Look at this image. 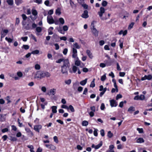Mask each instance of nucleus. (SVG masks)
I'll return each mask as SVG.
<instances>
[{
    "label": "nucleus",
    "mask_w": 152,
    "mask_h": 152,
    "mask_svg": "<svg viewBox=\"0 0 152 152\" xmlns=\"http://www.w3.org/2000/svg\"><path fill=\"white\" fill-rule=\"evenodd\" d=\"M110 105L111 107H116L117 105V102L114 100H110Z\"/></svg>",
    "instance_id": "f8f14e48"
},
{
    "label": "nucleus",
    "mask_w": 152,
    "mask_h": 152,
    "mask_svg": "<svg viewBox=\"0 0 152 152\" xmlns=\"http://www.w3.org/2000/svg\"><path fill=\"white\" fill-rule=\"evenodd\" d=\"M140 100H142L144 99L145 98V96L144 95L141 94L139 96Z\"/></svg>",
    "instance_id": "09e8293b"
},
{
    "label": "nucleus",
    "mask_w": 152,
    "mask_h": 152,
    "mask_svg": "<svg viewBox=\"0 0 152 152\" xmlns=\"http://www.w3.org/2000/svg\"><path fill=\"white\" fill-rule=\"evenodd\" d=\"M91 110V111L95 112L96 110V108L94 106L91 107H90Z\"/></svg>",
    "instance_id": "774afa93"
},
{
    "label": "nucleus",
    "mask_w": 152,
    "mask_h": 152,
    "mask_svg": "<svg viewBox=\"0 0 152 152\" xmlns=\"http://www.w3.org/2000/svg\"><path fill=\"white\" fill-rule=\"evenodd\" d=\"M79 85V84L77 83H75L73 84V88L74 89H75Z\"/></svg>",
    "instance_id": "c9c22d12"
},
{
    "label": "nucleus",
    "mask_w": 152,
    "mask_h": 152,
    "mask_svg": "<svg viewBox=\"0 0 152 152\" xmlns=\"http://www.w3.org/2000/svg\"><path fill=\"white\" fill-rule=\"evenodd\" d=\"M56 90L55 88H53L51 89L50 90V94L54 96L55 95L56 93Z\"/></svg>",
    "instance_id": "6ab92c4d"
},
{
    "label": "nucleus",
    "mask_w": 152,
    "mask_h": 152,
    "mask_svg": "<svg viewBox=\"0 0 152 152\" xmlns=\"http://www.w3.org/2000/svg\"><path fill=\"white\" fill-rule=\"evenodd\" d=\"M87 79L86 78L84 80H83L80 82V84L82 86H84L86 83L87 82Z\"/></svg>",
    "instance_id": "5701e85b"
},
{
    "label": "nucleus",
    "mask_w": 152,
    "mask_h": 152,
    "mask_svg": "<svg viewBox=\"0 0 152 152\" xmlns=\"http://www.w3.org/2000/svg\"><path fill=\"white\" fill-rule=\"evenodd\" d=\"M15 3L18 5L21 4L22 3V0H15Z\"/></svg>",
    "instance_id": "a18cd8bd"
},
{
    "label": "nucleus",
    "mask_w": 152,
    "mask_h": 152,
    "mask_svg": "<svg viewBox=\"0 0 152 152\" xmlns=\"http://www.w3.org/2000/svg\"><path fill=\"white\" fill-rule=\"evenodd\" d=\"M39 53V51L38 50H36L34 51H33L31 52V54L34 55L38 54Z\"/></svg>",
    "instance_id": "7c9ffc66"
},
{
    "label": "nucleus",
    "mask_w": 152,
    "mask_h": 152,
    "mask_svg": "<svg viewBox=\"0 0 152 152\" xmlns=\"http://www.w3.org/2000/svg\"><path fill=\"white\" fill-rule=\"evenodd\" d=\"M65 83L66 84L68 85H69L71 83V79H69L67 80H65Z\"/></svg>",
    "instance_id": "79ce46f5"
},
{
    "label": "nucleus",
    "mask_w": 152,
    "mask_h": 152,
    "mask_svg": "<svg viewBox=\"0 0 152 152\" xmlns=\"http://www.w3.org/2000/svg\"><path fill=\"white\" fill-rule=\"evenodd\" d=\"M8 30L7 29H4L1 32V38L4 37L8 32Z\"/></svg>",
    "instance_id": "9b49d317"
},
{
    "label": "nucleus",
    "mask_w": 152,
    "mask_h": 152,
    "mask_svg": "<svg viewBox=\"0 0 152 152\" xmlns=\"http://www.w3.org/2000/svg\"><path fill=\"white\" fill-rule=\"evenodd\" d=\"M102 145V142H101L99 144L96 145L95 147V148L96 149H98Z\"/></svg>",
    "instance_id": "f704fd0d"
},
{
    "label": "nucleus",
    "mask_w": 152,
    "mask_h": 152,
    "mask_svg": "<svg viewBox=\"0 0 152 152\" xmlns=\"http://www.w3.org/2000/svg\"><path fill=\"white\" fill-rule=\"evenodd\" d=\"M40 71L37 72V74L35 75L34 77L35 78H39L40 79H41L42 77H41V76L40 75Z\"/></svg>",
    "instance_id": "dca6fc26"
},
{
    "label": "nucleus",
    "mask_w": 152,
    "mask_h": 152,
    "mask_svg": "<svg viewBox=\"0 0 152 152\" xmlns=\"http://www.w3.org/2000/svg\"><path fill=\"white\" fill-rule=\"evenodd\" d=\"M81 17L84 18H87L89 17L88 11L85 10L84 11L83 13L81 16Z\"/></svg>",
    "instance_id": "9d476101"
},
{
    "label": "nucleus",
    "mask_w": 152,
    "mask_h": 152,
    "mask_svg": "<svg viewBox=\"0 0 152 152\" xmlns=\"http://www.w3.org/2000/svg\"><path fill=\"white\" fill-rule=\"evenodd\" d=\"M66 60H69L68 59H64V58H60L56 61V62L57 63H60L62 62H64Z\"/></svg>",
    "instance_id": "f3484780"
},
{
    "label": "nucleus",
    "mask_w": 152,
    "mask_h": 152,
    "mask_svg": "<svg viewBox=\"0 0 152 152\" xmlns=\"http://www.w3.org/2000/svg\"><path fill=\"white\" fill-rule=\"evenodd\" d=\"M72 57L73 58L78 59L77 57V51L75 48H72Z\"/></svg>",
    "instance_id": "423d86ee"
},
{
    "label": "nucleus",
    "mask_w": 152,
    "mask_h": 152,
    "mask_svg": "<svg viewBox=\"0 0 152 152\" xmlns=\"http://www.w3.org/2000/svg\"><path fill=\"white\" fill-rule=\"evenodd\" d=\"M114 147L113 145H110L109 148L107 151H109V152H115L113 150Z\"/></svg>",
    "instance_id": "2eb2a0df"
},
{
    "label": "nucleus",
    "mask_w": 152,
    "mask_h": 152,
    "mask_svg": "<svg viewBox=\"0 0 152 152\" xmlns=\"http://www.w3.org/2000/svg\"><path fill=\"white\" fill-rule=\"evenodd\" d=\"M86 53L88 57L91 59H92L93 56L92 55V53L90 51L88 50H87L86 51Z\"/></svg>",
    "instance_id": "4468645a"
},
{
    "label": "nucleus",
    "mask_w": 152,
    "mask_h": 152,
    "mask_svg": "<svg viewBox=\"0 0 152 152\" xmlns=\"http://www.w3.org/2000/svg\"><path fill=\"white\" fill-rule=\"evenodd\" d=\"M59 22L61 24L63 25L64 23V20L63 18H59Z\"/></svg>",
    "instance_id": "72a5a7b5"
},
{
    "label": "nucleus",
    "mask_w": 152,
    "mask_h": 152,
    "mask_svg": "<svg viewBox=\"0 0 152 152\" xmlns=\"http://www.w3.org/2000/svg\"><path fill=\"white\" fill-rule=\"evenodd\" d=\"M80 62L81 61L78 59V58L77 59V60L75 61V64L77 66H79L80 64Z\"/></svg>",
    "instance_id": "c85d7f7f"
},
{
    "label": "nucleus",
    "mask_w": 152,
    "mask_h": 152,
    "mask_svg": "<svg viewBox=\"0 0 152 152\" xmlns=\"http://www.w3.org/2000/svg\"><path fill=\"white\" fill-rule=\"evenodd\" d=\"M7 2L9 5H12L13 4V0H7Z\"/></svg>",
    "instance_id": "a878e982"
},
{
    "label": "nucleus",
    "mask_w": 152,
    "mask_h": 152,
    "mask_svg": "<svg viewBox=\"0 0 152 152\" xmlns=\"http://www.w3.org/2000/svg\"><path fill=\"white\" fill-rule=\"evenodd\" d=\"M24 28L27 30H29L31 29V27L29 24H28L24 26Z\"/></svg>",
    "instance_id": "393cba45"
},
{
    "label": "nucleus",
    "mask_w": 152,
    "mask_h": 152,
    "mask_svg": "<svg viewBox=\"0 0 152 152\" xmlns=\"http://www.w3.org/2000/svg\"><path fill=\"white\" fill-rule=\"evenodd\" d=\"M95 79L94 78L92 81L91 82V84L90 85V87L92 88H94L95 86Z\"/></svg>",
    "instance_id": "b1692460"
},
{
    "label": "nucleus",
    "mask_w": 152,
    "mask_h": 152,
    "mask_svg": "<svg viewBox=\"0 0 152 152\" xmlns=\"http://www.w3.org/2000/svg\"><path fill=\"white\" fill-rule=\"evenodd\" d=\"M34 68L36 70H39L40 69V66L39 64H36L35 65Z\"/></svg>",
    "instance_id": "ea45409f"
},
{
    "label": "nucleus",
    "mask_w": 152,
    "mask_h": 152,
    "mask_svg": "<svg viewBox=\"0 0 152 152\" xmlns=\"http://www.w3.org/2000/svg\"><path fill=\"white\" fill-rule=\"evenodd\" d=\"M29 46L28 45H23L22 48H24L26 50H28L29 48Z\"/></svg>",
    "instance_id": "603ef678"
},
{
    "label": "nucleus",
    "mask_w": 152,
    "mask_h": 152,
    "mask_svg": "<svg viewBox=\"0 0 152 152\" xmlns=\"http://www.w3.org/2000/svg\"><path fill=\"white\" fill-rule=\"evenodd\" d=\"M152 78V75H145L144 77H142L141 80H150Z\"/></svg>",
    "instance_id": "0eeeda50"
},
{
    "label": "nucleus",
    "mask_w": 152,
    "mask_h": 152,
    "mask_svg": "<svg viewBox=\"0 0 152 152\" xmlns=\"http://www.w3.org/2000/svg\"><path fill=\"white\" fill-rule=\"evenodd\" d=\"M70 67V64L69 60L65 61L61 66V72L63 74L68 75V70Z\"/></svg>",
    "instance_id": "f257e3e1"
},
{
    "label": "nucleus",
    "mask_w": 152,
    "mask_h": 152,
    "mask_svg": "<svg viewBox=\"0 0 152 152\" xmlns=\"http://www.w3.org/2000/svg\"><path fill=\"white\" fill-rule=\"evenodd\" d=\"M45 146L48 148L52 150H55L56 148L54 145L52 144H45Z\"/></svg>",
    "instance_id": "1a4fd4ad"
},
{
    "label": "nucleus",
    "mask_w": 152,
    "mask_h": 152,
    "mask_svg": "<svg viewBox=\"0 0 152 152\" xmlns=\"http://www.w3.org/2000/svg\"><path fill=\"white\" fill-rule=\"evenodd\" d=\"M88 124V122L86 121H84L82 122V125L83 126H86Z\"/></svg>",
    "instance_id": "c756f323"
},
{
    "label": "nucleus",
    "mask_w": 152,
    "mask_h": 152,
    "mask_svg": "<svg viewBox=\"0 0 152 152\" xmlns=\"http://www.w3.org/2000/svg\"><path fill=\"white\" fill-rule=\"evenodd\" d=\"M48 22L49 24H52L54 23V20L52 16H48L47 18Z\"/></svg>",
    "instance_id": "39448f33"
},
{
    "label": "nucleus",
    "mask_w": 152,
    "mask_h": 152,
    "mask_svg": "<svg viewBox=\"0 0 152 152\" xmlns=\"http://www.w3.org/2000/svg\"><path fill=\"white\" fill-rule=\"evenodd\" d=\"M100 134L102 137H104V132L103 129H101L100 130Z\"/></svg>",
    "instance_id": "680f3d73"
},
{
    "label": "nucleus",
    "mask_w": 152,
    "mask_h": 152,
    "mask_svg": "<svg viewBox=\"0 0 152 152\" xmlns=\"http://www.w3.org/2000/svg\"><path fill=\"white\" fill-rule=\"evenodd\" d=\"M107 136L108 137L111 138L113 136V134L110 131H109L108 132Z\"/></svg>",
    "instance_id": "bb28decb"
},
{
    "label": "nucleus",
    "mask_w": 152,
    "mask_h": 152,
    "mask_svg": "<svg viewBox=\"0 0 152 152\" xmlns=\"http://www.w3.org/2000/svg\"><path fill=\"white\" fill-rule=\"evenodd\" d=\"M6 40L8 41V42L11 43L13 41V39L10 38H8L6 37L5 38Z\"/></svg>",
    "instance_id": "49530a36"
},
{
    "label": "nucleus",
    "mask_w": 152,
    "mask_h": 152,
    "mask_svg": "<svg viewBox=\"0 0 152 152\" xmlns=\"http://www.w3.org/2000/svg\"><path fill=\"white\" fill-rule=\"evenodd\" d=\"M134 110L135 108L134 107L132 106L130 107L128 110V111L130 113H132V112Z\"/></svg>",
    "instance_id": "4be33fe9"
},
{
    "label": "nucleus",
    "mask_w": 152,
    "mask_h": 152,
    "mask_svg": "<svg viewBox=\"0 0 152 152\" xmlns=\"http://www.w3.org/2000/svg\"><path fill=\"white\" fill-rule=\"evenodd\" d=\"M68 107L69 109H70L72 112H73L75 111V109L72 105H70Z\"/></svg>",
    "instance_id": "c03bdc74"
},
{
    "label": "nucleus",
    "mask_w": 152,
    "mask_h": 152,
    "mask_svg": "<svg viewBox=\"0 0 152 152\" xmlns=\"http://www.w3.org/2000/svg\"><path fill=\"white\" fill-rule=\"evenodd\" d=\"M52 112L53 113H56L57 112V107L56 106H53L51 107Z\"/></svg>",
    "instance_id": "a211bd4d"
},
{
    "label": "nucleus",
    "mask_w": 152,
    "mask_h": 152,
    "mask_svg": "<svg viewBox=\"0 0 152 152\" xmlns=\"http://www.w3.org/2000/svg\"><path fill=\"white\" fill-rule=\"evenodd\" d=\"M70 4L72 8H73L76 6L74 2L71 0L70 1Z\"/></svg>",
    "instance_id": "3c124183"
},
{
    "label": "nucleus",
    "mask_w": 152,
    "mask_h": 152,
    "mask_svg": "<svg viewBox=\"0 0 152 152\" xmlns=\"http://www.w3.org/2000/svg\"><path fill=\"white\" fill-rule=\"evenodd\" d=\"M107 2L106 1H104L102 2V5L103 7H105L107 5Z\"/></svg>",
    "instance_id": "de8ad7c7"
},
{
    "label": "nucleus",
    "mask_w": 152,
    "mask_h": 152,
    "mask_svg": "<svg viewBox=\"0 0 152 152\" xmlns=\"http://www.w3.org/2000/svg\"><path fill=\"white\" fill-rule=\"evenodd\" d=\"M78 69V68H77V66H74L72 67V71L71 70H70L69 72L71 73H72L73 72L74 73H75L76 72Z\"/></svg>",
    "instance_id": "ddd939ff"
},
{
    "label": "nucleus",
    "mask_w": 152,
    "mask_h": 152,
    "mask_svg": "<svg viewBox=\"0 0 152 152\" xmlns=\"http://www.w3.org/2000/svg\"><path fill=\"white\" fill-rule=\"evenodd\" d=\"M54 45L55 46V49L56 50H58L59 48V45L57 43L54 44Z\"/></svg>",
    "instance_id": "69168bd1"
},
{
    "label": "nucleus",
    "mask_w": 152,
    "mask_h": 152,
    "mask_svg": "<svg viewBox=\"0 0 152 152\" xmlns=\"http://www.w3.org/2000/svg\"><path fill=\"white\" fill-rule=\"evenodd\" d=\"M68 49L67 48L64 49L63 51V53L64 55H66L67 53Z\"/></svg>",
    "instance_id": "0e129e2a"
},
{
    "label": "nucleus",
    "mask_w": 152,
    "mask_h": 152,
    "mask_svg": "<svg viewBox=\"0 0 152 152\" xmlns=\"http://www.w3.org/2000/svg\"><path fill=\"white\" fill-rule=\"evenodd\" d=\"M122 97V96L120 94H118L116 97V100L118 99H119L121 98Z\"/></svg>",
    "instance_id": "e2e57ef3"
},
{
    "label": "nucleus",
    "mask_w": 152,
    "mask_h": 152,
    "mask_svg": "<svg viewBox=\"0 0 152 152\" xmlns=\"http://www.w3.org/2000/svg\"><path fill=\"white\" fill-rule=\"evenodd\" d=\"M119 41L120 42L119 46L120 48L122 49L123 47V41L121 39H120Z\"/></svg>",
    "instance_id": "37998d69"
},
{
    "label": "nucleus",
    "mask_w": 152,
    "mask_h": 152,
    "mask_svg": "<svg viewBox=\"0 0 152 152\" xmlns=\"http://www.w3.org/2000/svg\"><path fill=\"white\" fill-rule=\"evenodd\" d=\"M68 27L66 25H65L63 27V31H67L68 29Z\"/></svg>",
    "instance_id": "4c0bfd02"
},
{
    "label": "nucleus",
    "mask_w": 152,
    "mask_h": 152,
    "mask_svg": "<svg viewBox=\"0 0 152 152\" xmlns=\"http://www.w3.org/2000/svg\"><path fill=\"white\" fill-rule=\"evenodd\" d=\"M61 107L62 108H64L67 109V110L69 109V108L68 106L65 105H62L61 106Z\"/></svg>",
    "instance_id": "13d9d810"
},
{
    "label": "nucleus",
    "mask_w": 152,
    "mask_h": 152,
    "mask_svg": "<svg viewBox=\"0 0 152 152\" xmlns=\"http://www.w3.org/2000/svg\"><path fill=\"white\" fill-rule=\"evenodd\" d=\"M5 118L4 117V115L3 114H0V121L3 122L5 121Z\"/></svg>",
    "instance_id": "412c9836"
},
{
    "label": "nucleus",
    "mask_w": 152,
    "mask_h": 152,
    "mask_svg": "<svg viewBox=\"0 0 152 152\" xmlns=\"http://www.w3.org/2000/svg\"><path fill=\"white\" fill-rule=\"evenodd\" d=\"M134 23L133 22H132L131 23V24H130L129 25V27H128V29H130L132 28L134 25Z\"/></svg>",
    "instance_id": "864d4df0"
},
{
    "label": "nucleus",
    "mask_w": 152,
    "mask_h": 152,
    "mask_svg": "<svg viewBox=\"0 0 152 152\" xmlns=\"http://www.w3.org/2000/svg\"><path fill=\"white\" fill-rule=\"evenodd\" d=\"M32 14L34 16H36L37 15V12L36 10L34 9L32 10Z\"/></svg>",
    "instance_id": "e433bc0d"
},
{
    "label": "nucleus",
    "mask_w": 152,
    "mask_h": 152,
    "mask_svg": "<svg viewBox=\"0 0 152 152\" xmlns=\"http://www.w3.org/2000/svg\"><path fill=\"white\" fill-rule=\"evenodd\" d=\"M8 131V128H5L1 130V132L3 133H4L5 132H7Z\"/></svg>",
    "instance_id": "338daca9"
},
{
    "label": "nucleus",
    "mask_w": 152,
    "mask_h": 152,
    "mask_svg": "<svg viewBox=\"0 0 152 152\" xmlns=\"http://www.w3.org/2000/svg\"><path fill=\"white\" fill-rule=\"evenodd\" d=\"M105 108L104 104V103H102L101 104L100 107V109L102 110H104Z\"/></svg>",
    "instance_id": "6e6d98bb"
},
{
    "label": "nucleus",
    "mask_w": 152,
    "mask_h": 152,
    "mask_svg": "<svg viewBox=\"0 0 152 152\" xmlns=\"http://www.w3.org/2000/svg\"><path fill=\"white\" fill-rule=\"evenodd\" d=\"M36 31L38 33L41 32L42 31V28L40 27H37L36 28Z\"/></svg>",
    "instance_id": "58836bf2"
},
{
    "label": "nucleus",
    "mask_w": 152,
    "mask_h": 152,
    "mask_svg": "<svg viewBox=\"0 0 152 152\" xmlns=\"http://www.w3.org/2000/svg\"><path fill=\"white\" fill-rule=\"evenodd\" d=\"M56 15H60L61 14V10L60 8H58L56 10Z\"/></svg>",
    "instance_id": "cd10ccee"
},
{
    "label": "nucleus",
    "mask_w": 152,
    "mask_h": 152,
    "mask_svg": "<svg viewBox=\"0 0 152 152\" xmlns=\"http://www.w3.org/2000/svg\"><path fill=\"white\" fill-rule=\"evenodd\" d=\"M106 78V74L104 75H103L102 76L101 78V80L102 81H104Z\"/></svg>",
    "instance_id": "a19ab883"
},
{
    "label": "nucleus",
    "mask_w": 152,
    "mask_h": 152,
    "mask_svg": "<svg viewBox=\"0 0 152 152\" xmlns=\"http://www.w3.org/2000/svg\"><path fill=\"white\" fill-rule=\"evenodd\" d=\"M22 17L24 20H26L27 18L26 15L24 14H22Z\"/></svg>",
    "instance_id": "bf43d9fd"
},
{
    "label": "nucleus",
    "mask_w": 152,
    "mask_h": 152,
    "mask_svg": "<svg viewBox=\"0 0 152 152\" xmlns=\"http://www.w3.org/2000/svg\"><path fill=\"white\" fill-rule=\"evenodd\" d=\"M40 75L42 78L45 77H48L51 75L50 73L47 72L40 71Z\"/></svg>",
    "instance_id": "20e7f679"
},
{
    "label": "nucleus",
    "mask_w": 152,
    "mask_h": 152,
    "mask_svg": "<svg viewBox=\"0 0 152 152\" xmlns=\"http://www.w3.org/2000/svg\"><path fill=\"white\" fill-rule=\"evenodd\" d=\"M58 31L61 34H65L64 32L63 31L62 28L61 27H59L58 28Z\"/></svg>",
    "instance_id": "473e14b6"
},
{
    "label": "nucleus",
    "mask_w": 152,
    "mask_h": 152,
    "mask_svg": "<svg viewBox=\"0 0 152 152\" xmlns=\"http://www.w3.org/2000/svg\"><path fill=\"white\" fill-rule=\"evenodd\" d=\"M105 11L104 8L103 7H101L100 8V11L98 12V14L100 17V18L102 20L107 19V18H104L102 17L103 14L105 12Z\"/></svg>",
    "instance_id": "f03ea898"
},
{
    "label": "nucleus",
    "mask_w": 152,
    "mask_h": 152,
    "mask_svg": "<svg viewBox=\"0 0 152 152\" xmlns=\"http://www.w3.org/2000/svg\"><path fill=\"white\" fill-rule=\"evenodd\" d=\"M17 75L19 77H21L23 76V74L21 72H18L17 73Z\"/></svg>",
    "instance_id": "5fc2aeb1"
},
{
    "label": "nucleus",
    "mask_w": 152,
    "mask_h": 152,
    "mask_svg": "<svg viewBox=\"0 0 152 152\" xmlns=\"http://www.w3.org/2000/svg\"><path fill=\"white\" fill-rule=\"evenodd\" d=\"M137 130L140 133H142L143 132V130L142 129L137 128Z\"/></svg>",
    "instance_id": "052dcab7"
},
{
    "label": "nucleus",
    "mask_w": 152,
    "mask_h": 152,
    "mask_svg": "<svg viewBox=\"0 0 152 152\" xmlns=\"http://www.w3.org/2000/svg\"><path fill=\"white\" fill-rule=\"evenodd\" d=\"M91 31L93 34L96 37L98 36L99 31L94 28V23L92 22L91 23Z\"/></svg>",
    "instance_id": "7ed1b4c3"
},
{
    "label": "nucleus",
    "mask_w": 152,
    "mask_h": 152,
    "mask_svg": "<svg viewBox=\"0 0 152 152\" xmlns=\"http://www.w3.org/2000/svg\"><path fill=\"white\" fill-rule=\"evenodd\" d=\"M10 140L11 141H16L17 140V139L15 137H11L10 138Z\"/></svg>",
    "instance_id": "8fccbe9b"
},
{
    "label": "nucleus",
    "mask_w": 152,
    "mask_h": 152,
    "mask_svg": "<svg viewBox=\"0 0 152 152\" xmlns=\"http://www.w3.org/2000/svg\"><path fill=\"white\" fill-rule=\"evenodd\" d=\"M53 139L54 142H55L56 143H58V141L57 137V136H54L53 137Z\"/></svg>",
    "instance_id": "4d7b16f0"
},
{
    "label": "nucleus",
    "mask_w": 152,
    "mask_h": 152,
    "mask_svg": "<svg viewBox=\"0 0 152 152\" xmlns=\"http://www.w3.org/2000/svg\"><path fill=\"white\" fill-rule=\"evenodd\" d=\"M74 48H76L77 49H79L80 48V46H79L77 42L73 44Z\"/></svg>",
    "instance_id": "2f4dec72"
},
{
    "label": "nucleus",
    "mask_w": 152,
    "mask_h": 152,
    "mask_svg": "<svg viewBox=\"0 0 152 152\" xmlns=\"http://www.w3.org/2000/svg\"><path fill=\"white\" fill-rule=\"evenodd\" d=\"M34 127V129L36 132H39V130L42 128V126L41 125H35Z\"/></svg>",
    "instance_id": "6e6552de"
},
{
    "label": "nucleus",
    "mask_w": 152,
    "mask_h": 152,
    "mask_svg": "<svg viewBox=\"0 0 152 152\" xmlns=\"http://www.w3.org/2000/svg\"><path fill=\"white\" fill-rule=\"evenodd\" d=\"M136 142L138 143H142L144 142V140L142 138L140 137L137 139Z\"/></svg>",
    "instance_id": "aec40b11"
}]
</instances>
